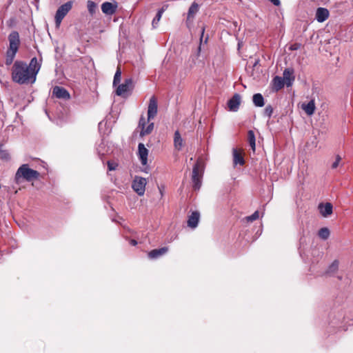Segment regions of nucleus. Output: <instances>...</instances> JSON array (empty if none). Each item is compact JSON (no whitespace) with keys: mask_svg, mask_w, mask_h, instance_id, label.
Listing matches in <instances>:
<instances>
[{"mask_svg":"<svg viewBox=\"0 0 353 353\" xmlns=\"http://www.w3.org/2000/svg\"><path fill=\"white\" fill-rule=\"evenodd\" d=\"M40 174L37 170L30 169L28 164H23L21 165L14 176V181L17 184H20L23 179L26 181H31L37 179Z\"/></svg>","mask_w":353,"mask_h":353,"instance_id":"3","label":"nucleus"},{"mask_svg":"<svg viewBox=\"0 0 353 353\" xmlns=\"http://www.w3.org/2000/svg\"><path fill=\"white\" fill-rule=\"evenodd\" d=\"M252 101L255 106L263 107L265 104L264 98L260 93L254 94L252 97Z\"/></svg>","mask_w":353,"mask_h":353,"instance_id":"24","label":"nucleus"},{"mask_svg":"<svg viewBox=\"0 0 353 353\" xmlns=\"http://www.w3.org/2000/svg\"><path fill=\"white\" fill-rule=\"evenodd\" d=\"M341 160V157L339 155H337L336 157L335 161L332 164V169L336 168L339 166V164Z\"/></svg>","mask_w":353,"mask_h":353,"instance_id":"34","label":"nucleus"},{"mask_svg":"<svg viewBox=\"0 0 353 353\" xmlns=\"http://www.w3.org/2000/svg\"><path fill=\"white\" fill-rule=\"evenodd\" d=\"M168 251V248L167 247H163L159 249H154L149 252L148 257L151 259H157L163 254H165Z\"/></svg>","mask_w":353,"mask_h":353,"instance_id":"18","label":"nucleus"},{"mask_svg":"<svg viewBox=\"0 0 353 353\" xmlns=\"http://www.w3.org/2000/svg\"><path fill=\"white\" fill-rule=\"evenodd\" d=\"M12 79L14 82L19 84L32 83L36 81L34 80L27 63L22 61H16L14 63L12 68Z\"/></svg>","mask_w":353,"mask_h":353,"instance_id":"1","label":"nucleus"},{"mask_svg":"<svg viewBox=\"0 0 353 353\" xmlns=\"http://www.w3.org/2000/svg\"><path fill=\"white\" fill-rule=\"evenodd\" d=\"M233 162L234 165L239 164L241 165L245 163L243 157L236 149L233 150Z\"/></svg>","mask_w":353,"mask_h":353,"instance_id":"26","label":"nucleus"},{"mask_svg":"<svg viewBox=\"0 0 353 353\" xmlns=\"http://www.w3.org/2000/svg\"><path fill=\"white\" fill-rule=\"evenodd\" d=\"M9 48L6 52V64L11 65L16 56L20 45L19 34L17 31H12L8 35Z\"/></svg>","mask_w":353,"mask_h":353,"instance_id":"2","label":"nucleus"},{"mask_svg":"<svg viewBox=\"0 0 353 353\" xmlns=\"http://www.w3.org/2000/svg\"><path fill=\"white\" fill-rule=\"evenodd\" d=\"M273 113V108L271 105H268L264 109V115L265 117H268V118H270L272 114Z\"/></svg>","mask_w":353,"mask_h":353,"instance_id":"32","label":"nucleus"},{"mask_svg":"<svg viewBox=\"0 0 353 353\" xmlns=\"http://www.w3.org/2000/svg\"><path fill=\"white\" fill-rule=\"evenodd\" d=\"M166 8H167V6H164L161 9H159L158 10L155 17L153 19L152 22V26L154 28H156L158 26V23L162 17V14L165 12Z\"/></svg>","mask_w":353,"mask_h":353,"instance_id":"23","label":"nucleus"},{"mask_svg":"<svg viewBox=\"0 0 353 353\" xmlns=\"http://www.w3.org/2000/svg\"><path fill=\"white\" fill-rule=\"evenodd\" d=\"M319 209L321 214L324 217H327L332 214L333 207L330 203H326L325 204L320 203Z\"/></svg>","mask_w":353,"mask_h":353,"instance_id":"16","label":"nucleus"},{"mask_svg":"<svg viewBox=\"0 0 353 353\" xmlns=\"http://www.w3.org/2000/svg\"><path fill=\"white\" fill-rule=\"evenodd\" d=\"M248 141L252 150L254 152L256 149V139L254 132L252 130L248 132Z\"/></svg>","mask_w":353,"mask_h":353,"instance_id":"27","label":"nucleus"},{"mask_svg":"<svg viewBox=\"0 0 353 353\" xmlns=\"http://www.w3.org/2000/svg\"><path fill=\"white\" fill-rule=\"evenodd\" d=\"M121 70L118 68L117 70L115 72L114 80H113V85L115 86L117 84L119 83L121 81Z\"/></svg>","mask_w":353,"mask_h":353,"instance_id":"31","label":"nucleus"},{"mask_svg":"<svg viewBox=\"0 0 353 353\" xmlns=\"http://www.w3.org/2000/svg\"><path fill=\"white\" fill-rule=\"evenodd\" d=\"M330 234V230L327 228H322L318 232V236L323 240H327Z\"/></svg>","mask_w":353,"mask_h":353,"instance_id":"28","label":"nucleus"},{"mask_svg":"<svg viewBox=\"0 0 353 353\" xmlns=\"http://www.w3.org/2000/svg\"><path fill=\"white\" fill-rule=\"evenodd\" d=\"M183 139L178 130L174 132V145L177 150H180L183 147Z\"/></svg>","mask_w":353,"mask_h":353,"instance_id":"21","label":"nucleus"},{"mask_svg":"<svg viewBox=\"0 0 353 353\" xmlns=\"http://www.w3.org/2000/svg\"><path fill=\"white\" fill-rule=\"evenodd\" d=\"M203 32H204V29L203 28V30H202V35L203 34Z\"/></svg>","mask_w":353,"mask_h":353,"instance_id":"42","label":"nucleus"},{"mask_svg":"<svg viewBox=\"0 0 353 353\" xmlns=\"http://www.w3.org/2000/svg\"><path fill=\"white\" fill-rule=\"evenodd\" d=\"M200 218V214L197 211L192 212L188 216V225L191 228L197 227Z\"/></svg>","mask_w":353,"mask_h":353,"instance_id":"15","label":"nucleus"},{"mask_svg":"<svg viewBox=\"0 0 353 353\" xmlns=\"http://www.w3.org/2000/svg\"><path fill=\"white\" fill-rule=\"evenodd\" d=\"M138 155L141 163L143 165L148 163V150L145 147L143 143H139L138 145Z\"/></svg>","mask_w":353,"mask_h":353,"instance_id":"12","label":"nucleus"},{"mask_svg":"<svg viewBox=\"0 0 353 353\" xmlns=\"http://www.w3.org/2000/svg\"><path fill=\"white\" fill-rule=\"evenodd\" d=\"M108 169L110 170H114L116 169L117 165L114 164V163H111V162L108 161Z\"/></svg>","mask_w":353,"mask_h":353,"instance_id":"38","label":"nucleus"},{"mask_svg":"<svg viewBox=\"0 0 353 353\" xmlns=\"http://www.w3.org/2000/svg\"><path fill=\"white\" fill-rule=\"evenodd\" d=\"M268 1H270L273 5L276 6H279L281 5L280 0H268Z\"/></svg>","mask_w":353,"mask_h":353,"instance_id":"39","label":"nucleus"},{"mask_svg":"<svg viewBox=\"0 0 353 353\" xmlns=\"http://www.w3.org/2000/svg\"><path fill=\"white\" fill-rule=\"evenodd\" d=\"M1 158L2 159L8 160L10 159V155L6 151L0 152Z\"/></svg>","mask_w":353,"mask_h":353,"instance_id":"35","label":"nucleus"},{"mask_svg":"<svg viewBox=\"0 0 353 353\" xmlns=\"http://www.w3.org/2000/svg\"><path fill=\"white\" fill-rule=\"evenodd\" d=\"M300 47H301V44H300V43H295L292 44V45L290 46L289 49H290V50H292V51H293V50H296L299 49V48H300Z\"/></svg>","mask_w":353,"mask_h":353,"instance_id":"37","label":"nucleus"},{"mask_svg":"<svg viewBox=\"0 0 353 353\" xmlns=\"http://www.w3.org/2000/svg\"><path fill=\"white\" fill-rule=\"evenodd\" d=\"M117 2L111 3V2L105 1L101 4V10H102L103 13H104L106 15L114 14L117 11Z\"/></svg>","mask_w":353,"mask_h":353,"instance_id":"10","label":"nucleus"},{"mask_svg":"<svg viewBox=\"0 0 353 353\" xmlns=\"http://www.w3.org/2000/svg\"><path fill=\"white\" fill-rule=\"evenodd\" d=\"M145 119L144 118V117L141 116L139 119V127L142 129L143 127L144 128L145 126Z\"/></svg>","mask_w":353,"mask_h":353,"instance_id":"36","label":"nucleus"},{"mask_svg":"<svg viewBox=\"0 0 353 353\" xmlns=\"http://www.w3.org/2000/svg\"><path fill=\"white\" fill-rule=\"evenodd\" d=\"M130 243L132 245L134 246V245H136L137 244V241L136 240H134V239H131L130 241Z\"/></svg>","mask_w":353,"mask_h":353,"instance_id":"40","label":"nucleus"},{"mask_svg":"<svg viewBox=\"0 0 353 353\" xmlns=\"http://www.w3.org/2000/svg\"><path fill=\"white\" fill-rule=\"evenodd\" d=\"M302 109L308 116L312 115L314 113L316 109L314 100H310L307 104L303 103Z\"/></svg>","mask_w":353,"mask_h":353,"instance_id":"20","label":"nucleus"},{"mask_svg":"<svg viewBox=\"0 0 353 353\" xmlns=\"http://www.w3.org/2000/svg\"><path fill=\"white\" fill-rule=\"evenodd\" d=\"M272 90L277 92L282 89L285 85L284 79L282 77L276 76L272 79Z\"/></svg>","mask_w":353,"mask_h":353,"instance_id":"19","label":"nucleus"},{"mask_svg":"<svg viewBox=\"0 0 353 353\" xmlns=\"http://www.w3.org/2000/svg\"><path fill=\"white\" fill-rule=\"evenodd\" d=\"M339 261L334 260L327 268L325 272L326 275H332L336 273L339 270Z\"/></svg>","mask_w":353,"mask_h":353,"instance_id":"22","label":"nucleus"},{"mask_svg":"<svg viewBox=\"0 0 353 353\" xmlns=\"http://www.w3.org/2000/svg\"><path fill=\"white\" fill-rule=\"evenodd\" d=\"M146 185L145 179L141 176H136L132 182V188L139 196H142L145 193Z\"/></svg>","mask_w":353,"mask_h":353,"instance_id":"6","label":"nucleus"},{"mask_svg":"<svg viewBox=\"0 0 353 353\" xmlns=\"http://www.w3.org/2000/svg\"><path fill=\"white\" fill-rule=\"evenodd\" d=\"M157 100L154 96H152L149 101L148 107V121L153 119L157 114Z\"/></svg>","mask_w":353,"mask_h":353,"instance_id":"8","label":"nucleus"},{"mask_svg":"<svg viewBox=\"0 0 353 353\" xmlns=\"http://www.w3.org/2000/svg\"><path fill=\"white\" fill-rule=\"evenodd\" d=\"M97 9V4L92 1H88V10L91 15H93Z\"/></svg>","mask_w":353,"mask_h":353,"instance_id":"30","label":"nucleus"},{"mask_svg":"<svg viewBox=\"0 0 353 353\" xmlns=\"http://www.w3.org/2000/svg\"><path fill=\"white\" fill-rule=\"evenodd\" d=\"M28 67L33 75L34 80H36V76L41 68V63L38 61L37 57H33L30 60V64Z\"/></svg>","mask_w":353,"mask_h":353,"instance_id":"13","label":"nucleus"},{"mask_svg":"<svg viewBox=\"0 0 353 353\" xmlns=\"http://www.w3.org/2000/svg\"><path fill=\"white\" fill-rule=\"evenodd\" d=\"M259 217V214L258 211H255L252 215L246 217V219L248 222H252Z\"/></svg>","mask_w":353,"mask_h":353,"instance_id":"33","label":"nucleus"},{"mask_svg":"<svg viewBox=\"0 0 353 353\" xmlns=\"http://www.w3.org/2000/svg\"><path fill=\"white\" fill-rule=\"evenodd\" d=\"M133 88V81L131 78L125 79L124 83L120 84L117 90L116 94L118 96H124L125 93L128 92Z\"/></svg>","mask_w":353,"mask_h":353,"instance_id":"7","label":"nucleus"},{"mask_svg":"<svg viewBox=\"0 0 353 353\" xmlns=\"http://www.w3.org/2000/svg\"><path fill=\"white\" fill-rule=\"evenodd\" d=\"M329 17V11L324 8H319L316 12V19L317 21L322 23L325 21Z\"/></svg>","mask_w":353,"mask_h":353,"instance_id":"17","label":"nucleus"},{"mask_svg":"<svg viewBox=\"0 0 353 353\" xmlns=\"http://www.w3.org/2000/svg\"><path fill=\"white\" fill-rule=\"evenodd\" d=\"M241 103V96L239 94H234L228 101V105L230 111L236 112Z\"/></svg>","mask_w":353,"mask_h":353,"instance_id":"11","label":"nucleus"},{"mask_svg":"<svg viewBox=\"0 0 353 353\" xmlns=\"http://www.w3.org/2000/svg\"><path fill=\"white\" fill-rule=\"evenodd\" d=\"M52 95L57 99L63 100H68L70 98L68 91L65 88L58 85L53 88Z\"/></svg>","mask_w":353,"mask_h":353,"instance_id":"9","label":"nucleus"},{"mask_svg":"<svg viewBox=\"0 0 353 353\" xmlns=\"http://www.w3.org/2000/svg\"><path fill=\"white\" fill-rule=\"evenodd\" d=\"M198 11H199V5L195 2L192 3L188 10V17H187L188 20L193 19L194 17L195 14L198 12Z\"/></svg>","mask_w":353,"mask_h":353,"instance_id":"25","label":"nucleus"},{"mask_svg":"<svg viewBox=\"0 0 353 353\" xmlns=\"http://www.w3.org/2000/svg\"><path fill=\"white\" fill-rule=\"evenodd\" d=\"M201 52V46H198L196 57H198Z\"/></svg>","mask_w":353,"mask_h":353,"instance_id":"41","label":"nucleus"},{"mask_svg":"<svg viewBox=\"0 0 353 353\" xmlns=\"http://www.w3.org/2000/svg\"><path fill=\"white\" fill-rule=\"evenodd\" d=\"M203 170V163L201 161L198 160L194 164L192 170V181L193 183V188L194 190H199L201 188Z\"/></svg>","mask_w":353,"mask_h":353,"instance_id":"4","label":"nucleus"},{"mask_svg":"<svg viewBox=\"0 0 353 353\" xmlns=\"http://www.w3.org/2000/svg\"><path fill=\"white\" fill-rule=\"evenodd\" d=\"M72 1H68L61 5L57 9L54 16L55 26L57 28H59L62 20L72 9Z\"/></svg>","mask_w":353,"mask_h":353,"instance_id":"5","label":"nucleus"},{"mask_svg":"<svg viewBox=\"0 0 353 353\" xmlns=\"http://www.w3.org/2000/svg\"><path fill=\"white\" fill-rule=\"evenodd\" d=\"M283 79H284L285 84L288 87L291 86L293 83V81H294V70L291 68H286L283 71Z\"/></svg>","mask_w":353,"mask_h":353,"instance_id":"14","label":"nucleus"},{"mask_svg":"<svg viewBox=\"0 0 353 353\" xmlns=\"http://www.w3.org/2000/svg\"><path fill=\"white\" fill-rule=\"evenodd\" d=\"M153 128H154V123H150L148 125L147 127H143L141 132H140V135L141 137H143L145 135H147V134H149L152 132V131L153 130Z\"/></svg>","mask_w":353,"mask_h":353,"instance_id":"29","label":"nucleus"}]
</instances>
